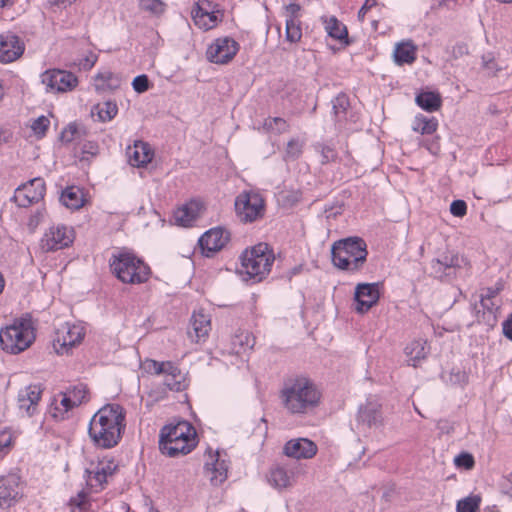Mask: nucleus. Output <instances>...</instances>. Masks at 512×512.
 I'll list each match as a JSON object with an SVG mask.
<instances>
[{
    "instance_id": "c03bdc74",
    "label": "nucleus",
    "mask_w": 512,
    "mask_h": 512,
    "mask_svg": "<svg viewBox=\"0 0 512 512\" xmlns=\"http://www.w3.org/2000/svg\"><path fill=\"white\" fill-rule=\"evenodd\" d=\"M349 98L346 94H339L332 101V108L334 115L337 119H342L346 115V111L349 107Z\"/></svg>"
},
{
    "instance_id": "4c0bfd02",
    "label": "nucleus",
    "mask_w": 512,
    "mask_h": 512,
    "mask_svg": "<svg viewBox=\"0 0 512 512\" xmlns=\"http://www.w3.org/2000/svg\"><path fill=\"white\" fill-rule=\"evenodd\" d=\"M164 385L172 391H181L184 388V377L182 376L179 368L175 365V370L165 368Z\"/></svg>"
},
{
    "instance_id": "4468645a",
    "label": "nucleus",
    "mask_w": 512,
    "mask_h": 512,
    "mask_svg": "<svg viewBox=\"0 0 512 512\" xmlns=\"http://www.w3.org/2000/svg\"><path fill=\"white\" fill-rule=\"evenodd\" d=\"M380 283H359L355 288V310L359 313L369 311L380 298Z\"/></svg>"
},
{
    "instance_id": "052dcab7",
    "label": "nucleus",
    "mask_w": 512,
    "mask_h": 512,
    "mask_svg": "<svg viewBox=\"0 0 512 512\" xmlns=\"http://www.w3.org/2000/svg\"><path fill=\"white\" fill-rule=\"evenodd\" d=\"M97 61V55L94 54V53H90L88 56H86L83 60H81V62L79 63V65L84 69V70H90L96 63Z\"/></svg>"
},
{
    "instance_id": "a19ab883",
    "label": "nucleus",
    "mask_w": 512,
    "mask_h": 512,
    "mask_svg": "<svg viewBox=\"0 0 512 512\" xmlns=\"http://www.w3.org/2000/svg\"><path fill=\"white\" fill-rule=\"evenodd\" d=\"M481 497L479 495H471L457 502V512H476L479 509Z\"/></svg>"
},
{
    "instance_id": "e2e57ef3",
    "label": "nucleus",
    "mask_w": 512,
    "mask_h": 512,
    "mask_svg": "<svg viewBox=\"0 0 512 512\" xmlns=\"http://www.w3.org/2000/svg\"><path fill=\"white\" fill-rule=\"evenodd\" d=\"M375 5H376L375 0H366V2L363 4V6L358 11V19L360 21H363L366 13Z\"/></svg>"
},
{
    "instance_id": "0eeeda50",
    "label": "nucleus",
    "mask_w": 512,
    "mask_h": 512,
    "mask_svg": "<svg viewBox=\"0 0 512 512\" xmlns=\"http://www.w3.org/2000/svg\"><path fill=\"white\" fill-rule=\"evenodd\" d=\"M275 256L265 243H259L241 255L242 272L254 282L262 281L271 271Z\"/></svg>"
},
{
    "instance_id": "79ce46f5",
    "label": "nucleus",
    "mask_w": 512,
    "mask_h": 512,
    "mask_svg": "<svg viewBox=\"0 0 512 512\" xmlns=\"http://www.w3.org/2000/svg\"><path fill=\"white\" fill-rule=\"evenodd\" d=\"M165 368H168V370L172 369L173 371L175 370V365L170 361L158 362L152 359H148L144 362V369L150 374L161 375L166 371Z\"/></svg>"
},
{
    "instance_id": "423d86ee",
    "label": "nucleus",
    "mask_w": 512,
    "mask_h": 512,
    "mask_svg": "<svg viewBox=\"0 0 512 512\" xmlns=\"http://www.w3.org/2000/svg\"><path fill=\"white\" fill-rule=\"evenodd\" d=\"M35 340L32 321L28 317L15 319L11 325L0 330L1 348L9 354H19L29 348Z\"/></svg>"
},
{
    "instance_id": "7ed1b4c3",
    "label": "nucleus",
    "mask_w": 512,
    "mask_h": 512,
    "mask_svg": "<svg viewBox=\"0 0 512 512\" xmlns=\"http://www.w3.org/2000/svg\"><path fill=\"white\" fill-rule=\"evenodd\" d=\"M198 444L195 427L182 420L174 425L164 426L159 435V450L171 458L189 454Z\"/></svg>"
},
{
    "instance_id": "09e8293b",
    "label": "nucleus",
    "mask_w": 512,
    "mask_h": 512,
    "mask_svg": "<svg viewBox=\"0 0 512 512\" xmlns=\"http://www.w3.org/2000/svg\"><path fill=\"white\" fill-rule=\"evenodd\" d=\"M67 392L70 394L72 401H74V405L78 406L86 401L88 388L85 384L80 383L69 389Z\"/></svg>"
},
{
    "instance_id": "864d4df0",
    "label": "nucleus",
    "mask_w": 512,
    "mask_h": 512,
    "mask_svg": "<svg viewBox=\"0 0 512 512\" xmlns=\"http://www.w3.org/2000/svg\"><path fill=\"white\" fill-rule=\"evenodd\" d=\"M70 505L77 507L80 512L88 511L91 504L87 500V493L82 490L75 497L70 499Z\"/></svg>"
},
{
    "instance_id": "7c9ffc66",
    "label": "nucleus",
    "mask_w": 512,
    "mask_h": 512,
    "mask_svg": "<svg viewBox=\"0 0 512 512\" xmlns=\"http://www.w3.org/2000/svg\"><path fill=\"white\" fill-rule=\"evenodd\" d=\"M84 335L85 332L83 327L79 325H67L65 334L62 335V338L58 336L57 341L60 342L62 340V347H73L83 340Z\"/></svg>"
},
{
    "instance_id": "412c9836",
    "label": "nucleus",
    "mask_w": 512,
    "mask_h": 512,
    "mask_svg": "<svg viewBox=\"0 0 512 512\" xmlns=\"http://www.w3.org/2000/svg\"><path fill=\"white\" fill-rule=\"evenodd\" d=\"M299 4L290 3L285 7L286 11V40L291 43L300 41L302 37L301 22L299 20Z\"/></svg>"
},
{
    "instance_id": "dca6fc26",
    "label": "nucleus",
    "mask_w": 512,
    "mask_h": 512,
    "mask_svg": "<svg viewBox=\"0 0 512 512\" xmlns=\"http://www.w3.org/2000/svg\"><path fill=\"white\" fill-rule=\"evenodd\" d=\"M230 240V233L224 228L216 227L206 231L199 238V245L206 256L220 251Z\"/></svg>"
},
{
    "instance_id": "8fccbe9b",
    "label": "nucleus",
    "mask_w": 512,
    "mask_h": 512,
    "mask_svg": "<svg viewBox=\"0 0 512 512\" xmlns=\"http://www.w3.org/2000/svg\"><path fill=\"white\" fill-rule=\"evenodd\" d=\"M447 381L451 385L463 387L468 383V374L466 373V371L462 369L452 368L449 373V378L447 379Z\"/></svg>"
},
{
    "instance_id": "2f4dec72",
    "label": "nucleus",
    "mask_w": 512,
    "mask_h": 512,
    "mask_svg": "<svg viewBox=\"0 0 512 512\" xmlns=\"http://www.w3.org/2000/svg\"><path fill=\"white\" fill-rule=\"evenodd\" d=\"M293 480V473H289L283 467L278 466L270 471L269 482L276 488H286L292 485Z\"/></svg>"
},
{
    "instance_id": "20e7f679",
    "label": "nucleus",
    "mask_w": 512,
    "mask_h": 512,
    "mask_svg": "<svg viewBox=\"0 0 512 512\" xmlns=\"http://www.w3.org/2000/svg\"><path fill=\"white\" fill-rule=\"evenodd\" d=\"M331 255L335 267L358 272L367 260V244L357 236L340 239L333 243Z\"/></svg>"
},
{
    "instance_id": "de8ad7c7",
    "label": "nucleus",
    "mask_w": 512,
    "mask_h": 512,
    "mask_svg": "<svg viewBox=\"0 0 512 512\" xmlns=\"http://www.w3.org/2000/svg\"><path fill=\"white\" fill-rule=\"evenodd\" d=\"M315 149L321 155V164H328L330 162H334L337 159V152L335 149L323 143H319L315 146Z\"/></svg>"
},
{
    "instance_id": "49530a36",
    "label": "nucleus",
    "mask_w": 512,
    "mask_h": 512,
    "mask_svg": "<svg viewBox=\"0 0 512 512\" xmlns=\"http://www.w3.org/2000/svg\"><path fill=\"white\" fill-rule=\"evenodd\" d=\"M303 150V142L298 138H292L288 141L285 149V159L296 160L300 157Z\"/></svg>"
},
{
    "instance_id": "13d9d810",
    "label": "nucleus",
    "mask_w": 512,
    "mask_h": 512,
    "mask_svg": "<svg viewBox=\"0 0 512 512\" xmlns=\"http://www.w3.org/2000/svg\"><path fill=\"white\" fill-rule=\"evenodd\" d=\"M481 306L484 310L487 311L489 318H492V321H496L495 312L498 310L499 306L494 303L492 300H484L480 299ZM491 319H488L490 321Z\"/></svg>"
},
{
    "instance_id": "5701e85b",
    "label": "nucleus",
    "mask_w": 512,
    "mask_h": 512,
    "mask_svg": "<svg viewBox=\"0 0 512 512\" xmlns=\"http://www.w3.org/2000/svg\"><path fill=\"white\" fill-rule=\"evenodd\" d=\"M191 328L192 330L188 331V336L192 341L196 343L205 341L211 330L210 316L202 311L194 312L191 317Z\"/></svg>"
},
{
    "instance_id": "f3484780",
    "label": "nucleus",
    "mask_w": 512,
    "mask_h": 512,
    "mask_svg": "<svg viewBox=\"0 0 512 512\" xmlns=\"http://www.w3.org/2000/svg\"><path fill=\"white\" fill-rule=\"evenodd\" d=\"M25 50L24 42L14 33L0 34V62L11 63L17 60Z\"/></svg>"
},
{
    "instance_id": "f704fd0d",
    "label": "nucleus",
    "mask_w": 512,
    "mask_h": 512,
    "mask_svg": "<svg viewBox=\"0 0 512 512\" xmlns=\"http://www.w3.org/2000/svg\"><path fill=\"white\" fill-rule=\"evenodd\" d=\"M77 405H74V401H72V398L68 392L62 394V399L57 403L51 404L50 407V414L53 418L57 420H63L65 417V414L71 410L72 408L76 407Z\"/></svg>"
},
{
    "instance_id": "cd10ccee",
    "label": "nucleus",
    "mask_w": 512,
    "mask_h": 512,
    "mask_svg": "<svg viewBox=\"0 0 512 512\" xmlns=\"http://www.w3.org/2000/svg\"><path fill=\"white\" fill-rule=\"evenodd\" d=\"M428 353L427 341L423 339L414 340L405 347L408 363L413 367H417L427 357Z\"/></svg>"
},
{
    "instance_id": "4d7b16f0",
    "label": "nucleus",
    "mask_w": 512,
    "mask_h": 512,
    "mask_svg": "<svg viewBox=\"0 0 512 512\" xmlns=\"http://www.w3.org/2000/svg\"><path fill=\"white\" fill-rule=\"evenodd\" d=\"M450 212L453 216L463 217L467 213V205L463 200H454L450 205Z\"/></svg>"
},
{
    "instance_id": "473e14b6",
    "label": "nucleus",
    "mask_w": 512,
    "mask_h": 512,
    "mask_svg": "<svg viewBox=\"0 0 512 512\" xmlns=\"http://www.w3.org/2000/svg\"><path fill=\"white\" fill-rule=\"evenodd\" d=\"M120 79L111 72L99 73L95 76L94 87L98 92L117 89Z\"/></svg>"
},
{
    "instance_id": "c85d7f7f",
    "label": "nucleus",
    "mask_w": 512,
    "mask_h": 512,
    "mask_svg": "<svg viewBox=\"0 0 512 512\" xmlns=\"http://www.w3.org/2000/svg\"><path fill=\"white\" fill-rule=\"evenodd\" d=\"M417 105L428 112H435L439 110L442 104V99L437 92H421L415 99Z\"/></svg>"
},
{
    "instance_id": "ddd939ff",
    "label": "nucleus",
    "mask_w": 512,
    "mask_h": 512,
    "mask_svg": "<svg viewBox=\"0 0 512 512\" xmlns=\"http://www.w3.org/2000/svg\"><path fill=\"white\" fill-rule=\"evenodd\" d=\"M73 242L72 231L66 226H53L45 232L41 239L43 251H55L68 247Z\"/></svg>"
},
{
    "instance_id": "aec40b11",
    "label": "nucleus",
    "mask_w": 512,
    "mask_h": 512,
    "mask_svg": "<svg viewBox=\"0 0 512 512\" xmlns=\"http://www.w3.org/2000/svg\"><path fill=\"white\" fill-rule=\"evenodd\" d=\"M20 478L16 475L0 478V507H10L21 497Z\"/></svg>"
},
{
    "instance_id": "39448f33",
    "label": "nucleus",
    "mask_w": 512,
    "mask_h": 512,
    "mask_svg": "<svg viewBox=\"0 0 512 512\" xmlns=\"http://www.w3.org/2000/svg\"><path fill=\"white\" fill-rule=\"evenodd\" d=\"M109 264L112 273L126 284L145 283L151 274L150 267L131 252L122 251L114 254Z\"/></svg>"
},
{
    "instance_id": "a211bd4d",
    "label": "nucleus",
    "mask_w": 512,
    "mask_h": 512,
    "mask_svg": "<svg viewBox=\"0 0 512 512\" xmlns=\"http://www.w3.org/2000/svg\"><path fill=\"white\" fill-rule=\"evenodd\" d=\"M382 404L375 398L369 397L359 407L358 421L368 427H380L383 425Z\"/></svg>"
},
{
    "instance_id": "b1692460",
    "label": "nucleus",
    "mask_w": 512,
    "mask_h": 512,
    "mask_svg": "<svg viewBox=\"0 0 512 512\" xmlns=\"http://www.w3.org/2000/svg\"><path fill=\"white\" fill-rule=\"evenodd\" d=\"M42 388L40 385L31 384L21 389L18 393L20 409H24L29 416L33 415L38 402L41 399Z\"/></svg>"
},
{
    "instance_id": "c9c22d12",
    "label": "nucleus",
    "mask_w": 512,
    "mask_h": 512,
    "mask_svg": "<svg viewBox=\"0 0 512 512\" xmlns=\"http://www.w3.org/2000/svg\"><path fill=\"white\" fill-rule=\"evenodd\" d=\"M438 121L435 117L428 118L424 115H417L412 124V129L421 134H432L437 130Z\"/></svg>"
},
{
    "instance_id": "6e6552de",
    "label": "nucleus",
    "mask_w": 512,
    "mask_h": 512,
    "mask_svg": "<svg viewBox=\"0 0 512 512\" xmlns=\"http://www.w3.org/2000/svg\"><path fill=\"white\" fill-rule=\"evenodd\" d=\"M235 210L241 222L252 223L264 216L265 202L256 192H242L235 200Z\"/></svg>"
},
{
    "instance_id": "393cba45",
    "label": "nucleus",
    "mask_w": 512,
    "mask_h": 512,
    "mask_svg": "<svg viewBox=\"0 0 512 512\" xmlns=\"http://www.w3.org/2000/svg\"><path fill=\"white\" fill-rule=\"evenodd\" d=\"M202 205L198 201H190L174 212V219L177 225L187 227L195 221L201 211Z\"/></svg>"
},
{
    "instance_id": "c756f323",
    "label": "nucleus",
    "mask_w": 512,
    "mask_h": 512,
    "mask_svg": "<svg viewBox=\"0 0 512 512\" xmlns=\"http://www.w3.org/2000/svg\"><path fill=\"white\" fill-rule=\"evenodd\" d=\"M60 200L64 206L70 209H79L84 204L83 193L76 186H70L63 190Z\"/></svg>"
},
{
    "instance_id": "774afa93",
    "label": "nucleus",
    "mask_w": 512,
    "mask_h": 512,
    "mask_svg": "<svg viewBox=\"0 0 512 512\" xmlns=\"http://www.w3.org/2000/svg\"><path fill=\"white\" fill-rule=\"evenodd\" d=\"M205 24L212 23L211 28L215 27L218 23V17L214 11H209L208 16L204 20Z\"/></svg>"
},
{
    "instance_id": "2eb2a0df",
    "label": "nucleus",
    "mask_w": 512,
    "mask_h": 512,
    "mask_svg": "<svg viewBox=\"0 0 512 512\" xmlns=\"http://www.w3.org/2000/svg\"><path fill=\"white\" fill-rule=\"evenodd\" d=\"M204 473L214 486L221 485L227 479L228 464L221 458L220 452L208 450V459L204 465Z\"/></svg>"
},
{
    "instance_id": "72a5a7b5",
    "label": "nucleus",
    "mask_w": 512,
    "mask_h": 512,
    "mask_svg": "<svg viewBox=\"0 0 512 512\" xmlns=\"http://www.w3.org/2000/svg\"><path fill=\"white\" fill-rule=\"evenodd\" d=\"M118 112V107L114 101H105L95 105L91 113L92 115L97 114L99 121L107 122L112 120Z\"/></svg>"
},
{
    "instance_id": "603ef678",
    "label": "nucleus",
    "mask_w": 512,
    "mask_h": 512,
    "mask_svg": "<svg viewBox=\"0 0 512 512\" xmlns=\"http://www.w3.org/2000/svg\"><path fill=\"white\" fill-rule=\"evenodd\" d=\"M14 442L13 433L9 429L0 431V453H8Z\"/></svg>"
},
{
    "instance_id": "69168bd1",
    "label": "nucleus",
    "mask_w": 512,
    "mask_h": 512,
    "mask_svg": "<svg viewBox=\"0 0 512 512\" xmlns=\"http://www.w3.org/2000/svg\"><path fill=\"white\" fill-rule=\"evenodd\" d=\"M503 334L509 339L512 340V313L510 316L503 322Z\"/></svg>"
},
{
    "instance_id": "0e129e2a",
    "label": "nucleus",
    "mask_w": 512,
    "mask_h": 512,
    "mask_svg": "<svg viewBox=\"0 0 512 512\" xmlns=\"http://www.w3.org/2000/svg\"><path fill=\"white\" fill-rule=\"evenodd\" d=\"M82 153L90 154L92 156L96 155L98 153V144L93 141L85 143L82 147Z\"/></svg>"
},
{
    "instance_id": "bf43d9fd",
    "label": "nucleus",
    "mask_w": 512,
    "mask_h": 512,
    "mask_svg": "<svg viewBox=\"0 0 512 512\" xmlns=\"http://www.w3.org/2000/svg\"><path fill=\"white\" fill-rule=\"evenodd\" d=\"M235 339L239 340V344L246 348H252L254 346V338H252L247 332L236 335Z\"/></svg>"
},
{
    "instance_id": "bb28decb",
    "label": "nucleus",
    "mask_w": 512,
    "mask_h": 512,
    "mask_svg": "<svg viewBox=\"0 0 512 512\" xmlns=\"http://www.w3.org/2000/svg\"><path fill=\"white\" fill-rule=\"evenodd\" d=\"M129 163L134 167H141L149 162L153 158V152L147 143L137 141L134 144L133 149L128 151Z\"/></svg>"
},
{
    "instance_id": "3c124183",
    "label": "nucleus",
    "mask_w": 512,
    "mask_h": 512,
    "mask_svg": "<svg viewBox=\"0 0 512 512\" xmlns=\"http://www.w3.org/2000/svg\"><path fill=\"white\" fill-rule=\"evenodd\" d=\"M454 463L458 468L471 470L475 465V460L472 454L468 452H462L454 458Z\"/></svg>"
},
{
    "instance_id": "9d476101",
    "label": "nucleus",
    "mask_w": 512,
    "mask_h": 512,
    "mask_svg": "<svg viewBox=\"0 0 512 512\" xmlns=\"http://www.w3.org/2000/svg\"><path fill=\"white\" fill-rule=\"evenodd\" d=\"M118 465L113 459H103L96 465L85 470L86 483L96 492L101 491L108 482V478L112 477L116 472Z\"/></svg>"
},
{
    "instance_id": "f8f14e48",
    "label": "nucleus",
    "mask_w": 512,
    "mask_h": 512,
    "mask_svg": "<svg viewBox=\"0 0 512 512\" xmlns=\"http://www.w3.org/2000/svg\"><path fill=\"white\" fill-rule=\"evenodd\" d=\"M45 182L42 178H34L16 189L14 199L19 206L27 207L43 199Z\"/></svg>"
},
{
    "instance_id": "58836bf2",
    "label": "nucleus",
    "mask_w": 512,
    "mask_h": 512,
    "mask_svg": "<svg viewBox=\"0 0 512 512\" xmlns=\"http://www.w3.org/2000/svg\"><path fill=\"white\" fill-rule=\"evenodd\" d=\"M87 134L86 128L79 126L76 123H70L60 135V139L64 143H71L73 141L81 140Z\"/></svg>"
},
{
    "instance_id": "4be33fe9",
    "label": "nucleus",
    "mask_w": 512,
    "mask_h": 512,
    "mask_svg": "<svg viewBox=\"0 0 512 512\" xmlns=\"http://www.w3.org/2000/svg\"><path fill=\"white\" fill-rule=\"evenodd\" d=\"M463 261L464 259L458 254H445L441 258L432 260L431 269L439 278L451 276L455 275V269L460 268Z\"/></svg>"
},
{
    "instance_id": "9b49d317",
    "label": "nucleus",
    "mask_w": 512,
    "mask_h": 512,
    "mask_svg": "<svg viewBox=\"0 0 512 512\" xmlns=\"http://www.w3.org/2000/svg\"><path fill=\"white\" fill-rule=\"evenodd\" d=\"M239 50V44L228 37L218 38L209 45L206 51L207 59L215 64H227Z\"/></svg>"
},
{
    "instance_id": "f03ea898",
    "label": "nucleus",
    "mask_w": 512,
    "mask_h": 512,
    "mask_svg": "<svg viewBox=\"0 0 512 512\" xmlns=\"http://www.w3.org/2000/svg\"><path fill=\"white\" fill-rule=\"evenodd\" d=\"M280 399L289 413L302 415L319 405L321 392L308 377L295 376L284 381Z\"/></svg>"
},
{
    "instance_id": "ea45409f",
    "label": "nucleus",
    "mask_w": 512,
    "mask_h": 512,
    "mask_svg": "<svg viewBox=\"0 0 512 512\" xmlns=\"http://www.w3.org/2000/svg\"><path fill=\"white\" fill-rule=\"evenodd\" d=\"M263 128L267 132L279 135L288 132L290 129V125L284 118L268 117L264 120Z\"/></svg>"
},
{
    "instance_id": "6ab92c4d",
    "label": "nucleus",
    "mask_w": 512,
    "mask_h": 512,
    "mask_svg": "<svg viewBox=\"0 0 512 512\" xmlns=\"http://www.w3.org/2000/svg\"><path fill=\"white\" fill-rule=\"evenodd\" d=\"M317 445L307 438L291 439L284 445L283 453L294 459H310L317 453Z\"/></svg>"
},
{
    "instance_id": "338daca9",
    "label": "nucleus",
    "mask_w": 512,
    "mask_h": 512,
    "mask_svg": "<svg viewBox=\"0 0 512 512\" xmlns=\"http://www.w3.org/2000/svg\"><path fill=\"white\" fill-rule=\"evenodd\" d=\"M499 293V289L498 288H492V287H489L485 290L484 293L481 294V297L480 299H484V300H492L497 296V294Z\"/></svg>"
},
{
    "instance_id": "1a4fd4ad",
    "label": "nucleus",
    "mask_w": 512,
    "mask_h": 512,
    "mask_svg": "<svg viewBox=\"0 0 512 512\" xmlns=\"http://www.w3.org/2000/svg\"><path fill=\"white\" fill-rule=\"evenodd\" d=\"M41 80L49 92H69L78 85V78L72 72L60 69L45 71Z\"/></svg>"
},
{
    "instance_id": "680f3d73",
    "label": "nucleus",
    "mask_w": 512,
    "mask_h": 512,
    "mask_svg": "<svg viewBox=\"0 0 512 512\" xmlns=\"http://www.w3.org/2000/svg\"><path fill=\"white\" fill-rule=\"evenodd\" d=\"M501 490L504 494L512 497V473L503 478L501 482Z\"/></svg>"
},
{
    "instance_id": "37998d69",
    "label": "nucleus",
    "mask_w": 512,
    "mask_h": 512,
    "mask_svg": "<svg viewBox=\"0 0 512 512\" xmlns=\"http://www.w3.org/2000/svg\"><path fill=\"white\" fill-rule=\"evenodd\" d=\"M209 10L204 8L199 2L195 4V7L192 9L191 15L194 20L195 25L204 30L211 29L212 23L205 24L204 20L206 16H208Z\"/></svg>"
},
{
    "instance_id": "a18cd8bd",
    "label": "nucleus",
    "mask_w": 512,
    "mask_h": 512,
    "mask_svg": "<svg viewBox=\"0 0 512 512\" xmlns=\"http://www.w3.org/2000/svg\"><path fill=\"white\" fill-rule=\"evenodd\" d=\"M141 10L153 15H161L165 11V3L162 0H139Z\"/></svg>"
},
{
    "instance_id": "6e6d98bb",
    "label": "nucleus",
    "mask_w": 512,
    "mask_h": 512,
    "mask_svg": "<svg viewBox=\"0 0 512 512\" xmlns=\"http://www.w3.org/2000/svg\"><path fill=\"white\" fill-rule=\"evenodd\" d=\"M133 89L138 93H143L149 88V80L146 75H138L133 79Z\"/></svg>"
},
{
    "instance_id": "a878e982",
    "label": "nucleus",
    "mask_w": 512,
    "mask_h": 512,
    "mask_svg": "<svg viewBox=\"0 0 512 512\" xmlns=\"http://www.w3.org/2000/svg\"><path fill=\"white\" fill-rule=\"evenodd\" d=\"M417 46L412 40L402 41L396 44L393 57L394 62L399 65H411L416 60Z\"/></svg>"
},
{
    "instance_id": "e433bc0d",
    "label": "nucleus",
    "mask_w": 512,
    "mask_h": 512,
    "mask_svg": "<svg viewBox=\"0 0 512 512\" xmlns=\"http://www.w3.org/2000/svg\"><path fill=\"white\" fill-rule=\"evenodd\" d=\"M325 29L330 37L337 40H343L348 36L346 26L343 25L335 16L325 19Z\"/></svg>"
},
{
    "instance_id": "f257e3e1",
    "label": "nucleus",
    "mask_w": 512,
    "mask_h": 512,
    "mask_svg": "<svg viewBox=\"0 0 512 512\" xmlns=\"http://www.w3.org/2000/svg\"><path fill=\"white\" fill-rule=\"evenodd\" d=\"M126 427V411L116 403L100 408L91 418L88 434L98 448L110 449L121 440Z\"/></svg>"
},
{
    "instance_id": "5fc2aeb1",
    "label": "nucleus",
    "mask_w": 512,
    "mask_h": 512,
    "mask_svg": "<svg viewBox=\"0 0 512 512\" xmlns=\"http://www.w3.org/2000/svg\"><path fill=\"white\" fill-rule=\"evenodd\" d=\"M49 119L45 116H40L35 119L31 125L32 130L36 135L43 136L49 126Z\"/></svg>"
}]
</instances>
